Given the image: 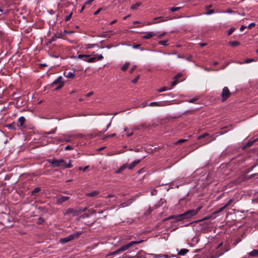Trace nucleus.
Wrapping results in <instances>:
<instances>
[{"label":"nucleus","instance_id":"1","mask_svg":"<svg viewBox=\"0 0 258 258\" xmlns=\"http://www.w3.org/2000/svg\"><path fill=\"white\" fill-rule=\"evenodd\" d=\"M201 209V207H199L196 209L189 210L182 214L178 215V217H179V219H178L177 222L190 218L196 215L200 211Z\"/></svg>","mask_w":258,"mask_h":258},{"label":"nucleus","instance_id":"2","mask_svg":"<svg viewBox=\"0 0 258 258\" xmlns=\"http://www.w3.org/2000/svg\"><path fill=\"white\" fill-rule=\"evenodd\" d=\"M82 233V231H77L74 232L72 234L70 235L69 236L64 237L63 238H61L59 240V241L62 243L64 244L66 243L69 241H71L75 239L78 238L80 235H81Z\"/></svg>","mask_w":258,"mask_h":258},{"label":"nucleus","instance_id":"3","mask_svg":"<svg viewBox=\"0 0 258 258\" xmlns=\"http://www.w3.org/2000/svg\"><path fill=\"white\" fill-rule=\"evenodd\" d=\"M48 163L53 167H62L64 165V160L62 159H56L55 158L48 160Z\"/></svg>","mask_w":258,"mask_h":258},{"label":"nucleus","instance_id":"4","mask_svg":"<svg viewBox=\"0 0 258 258\" xmlns=\"http://www.w3.org/2000/svg\"><path fill=\"white\" fill-rule=\"evenodd\" d=\"M231 92L227 87H224L221 93V101H225L230 96Z\"/></svg>","mask_w":258,"mask_h":258},{"label":"nucleus","instance_id":"5","mask_svg":"<svg viewBox=\"0 0 258 258\" xmlns=\"http://www.w3.org/2000/svg\"><path fill=\"white\" fill-rule=\"evenodd\" d=\"M64 83L63 82L62 77L61 76H59L56 80H55L51 84L52 86H53L55 85H58V86L55 88V90H58L61 89L63 86Z\"/></svg>","mask_w":258,"mask_h":258},{"label":"nucleus","instance_id":"6","mask_svg":"<svg viewBox=\"0 0 258 258\" xmlns=\"http://www.w3.org/2000/svg\"><path fill=\"white\" fill-rule=\"evenodd\" d=\"M142 242V240H141L139 241H132L130 242L129 243H128L127 244L121 246L120 247V248H121L122 251H125V250H127L128 249H129L133 245L136 244L140 243Z\"/></svg>","mask_w":258,"mask_h":258},{"label":"nucleus","instance_id":"7","mask_svg":"<svg viewBox=\"0 0 258 258\" xmlns=\"http://www.w3.org/2000/svg\"><path fill=\"white\" fill-rule=\"evenodd\" d=\"M63 75L67 78L73 79L75 76V71L72 70L69 72H64Z\"/></svg>","mask_w":258,"mask_h":258},{"label":"nucleus","instance_id":"8","mask_svg":"<svg viewBox=\"0 0 258 258\" xmlns=\"http://www.w3.org/2000/svg\"><path fill=\"white\" fill-rule=\"evenodd\" d=\"M70 199L69 197L67 196H61L58 198L56 200V204L58 205H61L63 202L68 201Z\"/></svg>","mask_w":258,"mask_h":258},{"label":"nucleus","instance_id":"9","mask_svg":"<svg viewBox=\"0 0 258 258\" xmlns=\"http://www.w3.org/2000/svg\"><path fill=\"white\" fill-rule=\"evenodd\" d=\"M132 202H133L132 199H128V200H126V201L124 202L123 203L120 204L118 207L119 208H123V207L128 206L132 203Z\"/></svg>","mask_w":258,"mask_h":258},{"label":"nucleus","instance_id":"10","mask_svg":"<svg viewBox=\"0 0 258 258\" xmlns=\"http://www.w3.org/2000/svg\"><path fill=\"white\" fill-rule=\"evenodd\" d=\"M145 35L142 36V38L144 39H148L152 37L155 36L156 34L154 32H145Z\"/></svg>","mask_w":258,"mask_h":258},{"label":"nucleus","instance_id":"11","mask_svg":"<svg viewBox=\"0 0 258 258\" xmlns=\"http://www.w3.org/2000/svg\"><path fill=\"white\" fill-rule=\"evenodd\" d=\"M99 194H100V191L95 190L91 192L87 193V194H86L85 195L87 197H94L98 196Z\"/></svg>","mask_w":258,"mask_h":258},{"label":"nucleus","instance_id":"12","mask_svg":"<svg viewBox=\"0 0 258 258\" xmlns=\"http://www.w3.org/2000/svg\"><path fill=\"white\" fill-rule=\"evenodd\" d=\"M249 257H257L258 256V249H253L248 253Z\"/></svg>","mask_w":258,"mask_h":258},{"label":"nucleus","instance_id":"13","mask_svg":"<svg viewBox=\"0 0 258 258\" xmlns=\"http://www.w3.org/2000/svg\"><path fill=\"white\" fill-rule=\"evenodd\" d=\"M26 121V119L24 116H21L18 118V122L19 124H18L17 126L20 127H23L24 125V123Z\"/></svg>","mask_w":258,"mask_h":258},{"label":"nucleus","instance_id":"14","mask_svg":"<svg viewBox=\"0 0 258 258\" xmlns=\"http://www.w3.org/2000/svg\"><path fill=\"white\" fill-rule=\"evenodd\" d=\"M140 162V160H137L134 161L131 164H130L127 168L129 169H132L136 165H137Z\"/></svg>","mask_w":258,"mask_h":258},{"label":"nucleus","instance_id":"15","mask_svg":"<svg viewBox=\"0 0 258 258\" xmlns=\"http://www.w3.org/2000/svg\"><path fill=\"white\" fill-rule=\"evenodd\" d=\"M16 126H17V125L16 124V123L15 122H13L11 123L7 124L6 125V127L8 128L9 129H13V130H16L17 129Z\"/></svg>","mask_w":258,"mask_h":258},{"label":"nucleus","instance_id":"16","mask_svg":"<svg viewBox=\"0 0 258 258\" xmlns=\"http://www.w3.org/2000/svg\"><path fill=\"white\" fill-rule=\"evenodd\" d=\"M73 214L74 215H76V211L73 209H72V208H69L68 209H67V210L63 213V214L64 215H69L70 214Z\"/></svg>","mask_w":258,"mask_h":258},{"label":"nucleus","instance_id":"17","mask_svg":"<svg viewBox=\"0 0 258 258\" xmlns=\"http://www.w3.org/2000/svg\"><path fill=\"white\" fill-rule=\"evenodd\" d=\"M188 251H189L188 249H185V248H182V249H181L179 251H178V255H184Z\"/></svg>","mask_w":258,"mask_h":258},{"label":"nucleus","instance_id":"18","mask_svg":"<svg viewBox=\"0 0 258 258\" xmlns=\"http://www.w3.org/2000/svg\"><path fill=\"white\" fill-rule=\"evenodd\" d=\"M90 55H86V54H79L78 56V57L80 59H82L84 61H87L88 60L87 58L89 57Z\"/></svg>","mask_w":258,"mask_h":258},{"label":"nucleus","instance_id":"19","mask_svg":"<svg viewBox=\"0 0 258 258\" xmlns=\"http://www.w3.org/2000/svg\"><path fill=\"white\" fill-rule=\"evenodd\" d=\"M154 20H158L157 21L155 22L156 23H159L163 22H165L167 20L165 19H164L162 17H156L154 19Z\"/></svg>","mask_w":258,"mask_h":258},{"label":"nucleus","instance_id":"20","mask_svg":"<svg viewBox=\"0 0 258 258\" xmlns=\"http://www.w3.org/2000/svg\"><path fill=\"white\" fill-rule=\"evenodd\" d=\"M149 106H161L162 105L159 102H152L149 104Z\"/></svg>","mask_w":258,"mask_h":258},{"label":"nucleus","instance_id":"21","mask_svg":"<svg viewBox=\"0 0 258 258\" xmlns=\"http://www.w3.org/2000/svg\"><path fill=\"white\" fill-rule=\"evenodd\" d=\"M229 43L233 47H236L240 45V43L237 41H230Z\"/></svg>","mask_w":258,"mask_h":258},{"label":"nucleus","instance_id":"22","mask_svg":"<svg viewBox=\"0 0 258 258\" xmlns=\"http://www.w3.org/2000/svg\"><path fill=\"white\" fill-rule=\"evenodd\" d=\"M141 5V3H136L135 4H134L131 7V9H132V10H136L139 7H140V6Z\"/></svg>","mask_w":258,"mask_h":258},{"label":"nucleus","instance_id":"23","mask_svg":"<svg viewBox=\"0 0 258 258\" xmlns=\"http://www.w3.org/2000/svg\"><path fill=\"white\" fill-rule=\"evenodd\" d=\"M219 135H217L216 136L214 137V136H210L209 137V139L207 141V142L206 143V144H208V143H210V142L213 141H215L216 139V137H218Z\"/></svg>","mask_w":258,"mask_h":258},{"label":"nucleus","instance_id":"24","mask_svg":"<svg viewBox=\"0 0 258 258\" xmlns=\"http://www.w3.org/2000/svg\"><path fill=\"white\" fill-rule=\"evenodd\" d=\"M130 65L129 62H125L122 67L121 70L123 71H126Z\"/></svg>","mask_w":258,"mask_h":258},{"label":"nucleus","instance_id":"25","mask_svg":"<svg viewBox=\"0 0 258 258\" xmlns=\"http://www.w3.org/2000/svg\"><path fill=\"white\" fill-rule=\"evenodd\" d=\"M209 135H210L208 133H204V134H202V135H201L200 136H199L197 137V140H201V139H203V138H205L206 137L209 136Z\"/></svg>","mask_w":258,"mask_h":258},{"label":"nucleus","instance_id":"26","mask_svg":"<svg viewBox=\"0 0 258 258\" xmlns=\"http://www.w3.org/2000/svg\"><path fill=\"white\" fill-rule=\"evenodd\" d=\"M174 219L176 221H177L178 219H179V217H178L177 215H173V216H170L169 217H167L166 220H170Z\"/></svg>","mask_w":258,"mask_h":258},{"label":"nucleus","instance_id":"27","mask_svg":"<svg viewBox=\"0 0 258 258\" xmlns=\"http://www.w3.org/2000/svg\"><path fill=\"white\" fill-rule=\"evenodd\" d=\"M111 125V122L107 125V127H106V128L101 132H100L97 135V136H100L101 135H102V134H103L104 133H105V132L107 131V130H108V128L110 127Z\"/></svg>","mask_w":258,"mask_h":258},{"label":"nucleus","instance_id":"28","mask_svg":"<svg viewBox=\"0 0 258 258\" xmlns=\"http://www.w3.org/2000/svg\"><path fill=\"white\" fill-rule=\"evenodd\" d=\"M41 190L39 187H37L34 189L32 191L31 193L32 195H35V194Z\"/></svg>","mask_w":258,"mask_h":258},{"label":"nucleus","instance_id":"29","mask_svg":"<svg viewBox=\"0 0 258 258\" xmlns=\"http://www.w3.org/2000/svg\"><path fill=\"white\" fill-rule=\"evenodd\" d=\"M72 167V165L71 164V163L70 162L68 164H67L65 162V161L64 160V165H63V167L66 168H71Z\"/></svg>","mask_w":258,"mask_h":258},{"label":"nucleus","instance_id":"30","mask_svg":"<svg viewBox=\"0 0 258 258\" xmlns=\"http://www.w3.org/2000/svg\"><path fill=\"white\" fill-rule=\"evenodd\" d=\"M96 56L92 57H90L89 59H88V60H87V62H94L96 60Z\"/></svg>","mask_w":258,"mask_h":258},{"label":"nucleus","instance_id":"31","mask_svg":"<svg viewBox=\"0 0 258 258\" xmlns=\"http://www.w3.org/2000/svg\"><path fill=\"white\" fill-rule=\"evenodd\" d=\"M158 43L160 45H164V46H166L168 45L167 40L160 41L158 42Z\"/></svg>","mask_w":258,"mask_h":258},{"label":"nucleus","instance_id":"32","mask_svg":"<svg viewBox=\"0 0 258 258\" xmlns=\"http://www.w3.org/2000/svg\"><path fill=\"white\" fill-rule=\"evenodd\" d=\"M180 9V7H172L170 9V11L172 12L177 11Z\"/></svg>","mask_w":258,"mask_h":258},{"label":"nucleus","instance_id":"33","mask_svg":"<svg viewBox=\"0 0 258 258\" xmlns=\"http://www.w3.org/2000/svg\"><path fill=\"white\" fill-rule=\"evenodd\" d=\"M235 30V28L234 27L231 28L228 31V35L230 36L232 33Z\"/></svg>","mask_w":258,"mask_h":258},{"label":"nucleus","instance_id":"34","mask_svg":"<svg viewBox=\"0 0 258 258\" xmlns=\"http://www.w3.org/2000/svg\"><path fill=\"white\" fill-rule=\"evenodd\" d=\"M234 200H235L234 198L230 199L225 205L227 207L228 206L230 205L231 203L234 201Z\"/></svg>","mask_w":258,"mask_h":258},{"label":"nucleus","instance_id":"35","mask_svg":"<svg viewBox=\"0 0 258 258\" xmlns=\"http://www.w3.org/2000/svg\"><path fill=\"white\" fill-rule=\"evenodd\" d=\"M44 221V220L43 218H42L41 217H39L37 223L38 224L40 225V224H42Z\"/></svg>","mask_w":258,"mask_h":258},{"label":"nucleus","instance_id":"36","mask_svg":"<svg viewBox=\"0 0 258 258\" xmlns=\"http://www.w3.org/2000/svg\"><path fill=\"white\" fill-rule=\"evenodd\" d=\"M186 141V140H184V139H179V140H178L177 141H176L175 143V144L177 145V144H180V143H183V142H185Z\"/></svg>","mask_w":258,"mask_h":258},{"label":"nucleus","instance_id":"37","mask_svg":"<svg viewBox=\"0 0 258 258\" xmlns=\"http://www.w3.org/2000/svg\"><path fill=\"white\" fill-rule=\"evenodd\" d=\"M182 74L181 73H178L174 77V79L177 81V80L179 78H180Z\"/></svg>","mask_w":258,"mask_h":258},{"label":"nucleus","instance_id":"38","mask_svg":"<svg viewBox=\"0 0 258 258\" xmlns=\"http://www.w3.org/2000/svg\"><path fill=\"white\" fill-rule=\"evenodd\" d=\"M72 13L71 12L68 16H67L65 18V21H68L70 20L72 17Z\"/></svg>","mask_w":258,"mask_h":258},{"label":"nucleus","instance_id":"39","mask_svg":"<svg viewBox=\"0 0 258 258\" xmlns=\"http://www.w3.org/2000/svg\"><path fill=\"white\" fill-rule=\"evenodd\" d=\"M166 90H167V88H166V87H162V88H160V89H158V90H157V91H158L159 92H162L165 91H166Z\"/></svg>","mask_w":258,"mask_h":258},{"label":"nucleus","instance_id":"40","mask_svg":"<svg viewBox=\"0 0 258 258\" xmlns=\"http://www.w3.org/2000/svg\"><path fill=\"white\" fill-rule=\"evenodd\" d=\"M254 59H252V58H248V59H246L245 60V61L244 62L245 63H249V62H253L254 61Z\"/></svg>","mask_w":258,"mask_h":258},{"label":"nucleus","instance_id":"41","mask_svg":"<svg viewBox=\"0 0 258 258\" xmlns=\"http://www.w3.org/2000/svg\"><path fill=\"white\" fill-rule=\"evenodd\" d=\"M139 78H140V76H137L136 77H135L133 80H132V82L134 84L136 83L139 80Z\"/></svg>","mask_w":258,"mask_h":258},{"label":"nucleus","instance_id":"42","mask_svg":"<svg viewBox=\"0 0 258 258\" xmlns=\"http://www.w3.org/2000/svg\"><path fill=\"white\" fill-rule=\"evenodd\" d=\"M96 59H97L98 60H101L103 58V56L102 54L100 55H96Z\"/></svg>","mask_w":258,"mask_h":258},{"label":"nucleus","instance_id":"43","mask_svg":"<svg viewBox=\"0 0 258 258\" xmlns=\"http://www.w3.org/2000/svg\"><path fill=\"white\" fill-rule=\"evenodd\" d=\"M156 257H164V258H169L170 256H169V255H168L167 254H161V255H158Z\"/></svg>","mask_w":258,"mask_h":258},{"label":"nucleus","instance_id":"44","mask_svg":"<svg viewBox=\"0 0 258 258\" xmlns=\"http://www.w3.org/2000/svg\"><path fill=\"white\" fill-rule=\"evenodd\" d=\"M127 164H124L123 165H122L120 167V170H122L123 171L124 169H125V168H127Z\"/></svg>","mask_w":258,"mask_h":258},{"label":"nucleus","instance_id":"45","mask_svg":"<svg viewBox=\"0 0 258 258\" xmlns=\"http://www.w3.org/2000/svg\"><path fill=\"white\" fill-rule=\"evenodd\" d=\"M214 13V10H210L208 11L206 13V14L208 15H209L213 14Z\"/></svg>","mask_w":258,"mask_h":258},{"label":"nucleus","instance_id":"46","mask_svg":"<svg viewBox=\"0 0 258 258\" xmlns=\"http://www.w3.org/2000/svg\"><path fill=\"white\" fill-rule=\"evenodd\" d=\"M178 82L177 80H174V81H173L171 84L172 87L175 86L178 83Z\"/></svg>","mask_w":258,"mask_h":258},{"label":"nucleus","instance_id":"47","mask_svg":"<svg viewBox=\"0 0 258 258\" xmlns=\"http://www.w3.org/2000/svg\"><path fill=\"white\" fill-rule=\"evenodd\" d=\"M54 36L56 38H59L62 37L61 36V33H60L56 34Z\"/></svg>","mask_w":258,"mask_h":258},{"label":"nucleus","instance_id":"48","mask_svg":"<svg viewBox=\"0 0 258 258\" xmlns=\"http://www.w3.org/2000/svg\"><path fill=\"white\" fill-rule=\"evenodd\" d=\"M255 24L254 23H251L247 26V28L249 29L251 28L252 27L255 26Z\"/></svg>","mask_w":258,"mask_h":258},{"label":"nucleus","instance_id":"49","mask_svg":"<svg viewBox=\"0 0 258 258\" xmlns=\"http://www.w3.org/2000/svg\"><path fill=\"white\" fill-rule=\"evenodd\" d=\"M72 149H73V147L70 145H67L64 148L65 150H72Z\"/></svg>","mask_w":258,"mask_h":258},{"label":"nucleus","instance_id":"50","mask_svg":"<svg viewBox=\"0 0 258 258\" xmlns=\"http://www.w3.org/2000/svg\"><path fill=\"white\" fill-rule=\"evenodd\" d=\"M102 10V9L101 8H99L98 9L97 11H96L94 13V15H98L100 12Z\"/></svg>","mask_w":258,"mask_h":258},{"label":"nucleus","instance_id":"51","mask_svg":"<svg viewBox=\"0 0 258 258\" xmlns=\"http://www.w3.org/2000/svg\"><path fill=\"white\" fill-rule=\"evenodd\" d=\"M136 68H137L136 66H135H135H134L132 68V69L130 70V73L131 74L133 73V72L134 71V70L136 69Z\"/></svg>","mask_w":258,"mask_h":258},{"label":"nucleus","instance_id":"52","mask_svg":"<svg viewBox=\"0 0 258 258\" xmlns=\"http://www.w3.org/2000/svg\"><path fill=\"white\" fill-rule=\"evenodd\" d=\"M227 207L224 205L223 207H221V208H220L218 211V212H221L222 211H223Z\"/></svg>","mask_w":258,"mask_h":258},{"label":"nucleus","instance_id":"53","mask_svg":"<svg viewBox=\"0 0 258 258\" xmlns=\"http://www.w3.org/2000/svg\"><path fill=\"white\" fill-rule=\"evenodd\" d=\"M69 33H70L69 31L64 30L63 32H61L60 33H61V36H62V37H63L64 35H66L67 34H68Z\"/></svg>","mask_w":258,"mask_h":258},{"label":"nucleus","instance_id":"54","mask_svg":"<svg viewBox=\"0 0 258 258\" xmlns=\"http://www.w3.org/2000/svg\"><path fill=\"white\" fill-rule=\"evenodd\" d=\"M89 167L88 166H85V167L84 168H82V167H80L79 168V170H83V171H85L86 170V169Z\"/></svg>","mask_w":258,"mask_h":258},{"label":"nucleus","instance_id":"55","mask_svg":"<svg viewBox=\"0 0 258 258\" xmlns=\"http://www.w3.org/2000/svg\"><path fill=\"white\" fill-rule=\"evenodd\" d=\"M152 211V209L151 207H149L147 211L145 213L146 215L149 214Z\"/></svg>","mask_w":258,"mask_h":258},{"label":"nucleus","instance_id":"56","mask_svg":"<svg viewBox=\"0 0 258 258\" xmlns=\"http://www.w3.org/2000/svg\"><path fill=\"white\" fill-rule=\"evenodd\" d=\"M94 0H88L86 2H85V4H87V5H90L91 4L93 1H94Z\"/></svg>","mask_w":258,"mask_h":258},{"label":"nucleus","instance_id":"57","mask_svg":"<svg viewBox=\"0 0 258 258\" xmlns=\"http://www.w3.org/2000/svg\"><path fill=\"white\" fill-rule=\"evenodd\" d=\"M92 95H93V92H90L88 93L87 94H86L85 95V96L88 97L91 96Z\"/></svg>","mask_w":258,"mask_h":258},{"label":"nucleus","instance_id":"58","mask_svg":"<svg viewBox=\"0 0 258 258\" xmlns=\"http://www.w3.org/2000/svg\"><path fill=\"white\" fill-rule=\"evenodd\" d=\"M115 252H116V254H118L119 253L121 252H122L120 247L118 249H117V250H115Z\"/></svg>","mask_w":258,"mask_h":258},{"label":"nucleus","instance_id":"59","mask_svg":"<svg viewBox=\"0 0 258 258\" xmlns=\"http://www.w3.org/2000/svg\"><path fill=\"white\" fill-rule=\"evenodd\" d=\"M165 32H163L162 34L158 35V37L159 38H161L165 35Z\"/></svg>","mask_w":258,"mask_h":258},{"label":"nucleus","instance_id":"60","mask_svg":"<svg viewBox=\"0 0 258 258\" xmlns=\"http://www.w3.org/2000/svg\"><path fill=\"white\" fill-rule=\"evenodd\" d=\"M245 28V27L244 26V25H242L241 26L240 28V31H242L244 30V29Z\"/></svg>","mask_w":258,"mask_h":258},{"label":"nucleus","instance_id":"61","mask_svg":"<svg viewBox=\"0 0 258 258\" xmlns=\"http://www.w3.org/2000/svg\"><path fill=\"white\" fill-rule=\"evenodd\" d=\"M113 195H112V194H109V195H108L106 197H105L104 198H112V197H113Z\"/></svg>","mask_w":258,"mask_h":258},{"label":"nucleus","instance_id":"62","mask_svg":"<svg viewBox=\"0 0 258 258\" xmlns=\"http://www.w3.org/2000/svg\"><path fill=\"white\" fill-rule=\"evenodd\" d=\"M116 254L115 251L111 252V253H109L108 255H115Z\"/></svg>","mask_w":258,"mask_h":258},{"label":"nucleus","instance_id":"63","mask_svg":"<svg viewBox=\"0 0 258 258\" xmlns=\"http://www.w3.org/2000/svg\"><path fill=\"white\" fill-rule=\"evenodd\" d=\"M197 99H190L189 101H188V102L189 103H193Z\"/></svg>","mask_w":258,"mask_h":258},{"label":"nucleus","instance_id":"64","mask_svg":"<svg viewBox=\"0 0 258 258\" xmlns=\"http://www.w3.org/2000/svg\"><path fill=\"white\" fill-rule=\"evenodd\" d=\"M154 24H156L155 22H148L147 23V25H151Z\"/></svg>","mask_w":258,"mask_h":258}]
</instances>
